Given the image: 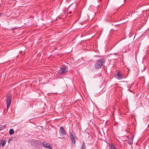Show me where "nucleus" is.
I'll return each mask as SVG.
<instances>
[{
  "label": "nucleus",
  "mask_w": 149,
  "mask_h": 149,
  "mask_svg": "<svg viewBox=\"0 0 149 149\" xmlns=\"http://www.w3.org/2000/svg\"><path fill=\"white\" fill-rule=\"evenodd\" d=\"M105 62V59H104L98 60L95 63V67L96 69H98L101 68Z\"/></svg>",
  "instance_id": "obj_1"
},
{
  "label": "nucleus",
  "mask_w": 149,
  "mask_h": 149,
  "mask_svg": "<svg viewBox=\"0 0 149 149\" xmlns=\"http://www.w3.org/2000/svg\"><path fill=\"white\" fill-rule=\"evenodd\" d=\"M12 99V96L11 94H9L6 96V103L7 109H8L10 105L11 100Z\"/></svg>",
  "instance_id": "obj_2"
},
{
  "label": "nucleus",
  "mask_w": 149,
  "mask_h": 149,
  "mask_svg": "<svg viewBox=\"0 0 149 149\" xmlns=\"http://www.w3.org/2000/svg\"><path fill=\"white\" fill-rule=\"evenodd\" d=\"M68 71V68L65 66H63L60 69L59 72L61 74L65 75Z\"/></svg>",
  "instance_id": "obj_3"
},
{
  "label": "nucleus",
  "mask_w": 149,
  "mask_h": 149,
  "mask_svg": "<svg viewBox=\"0 0 149 149\" xmlns=\"http://www.w3.org/2000/svg\"><path fill=\"white\" fill-rule=\"evenodd\" d=\"M59 132L61 136H64L66 134L65 129L62 126L60 127Z\"/></svg>",
  "instance_id": "obj_4"
},
{
  "label": "nucleus",
  "mask_w": 149,
  "mask_h": 149,
  "mask_svg": "<svg viewBox=\"0 0 149 149\" xmlns=\"http://www.w3.org/2000/svg\"><path fill=\"white\" fill-rule=\"evenodd\" d=\"M42 145L44 146L46 148H48L49 149H52V147L51 145L48 143L45 142H42Z\"/></svg>",
  "instance_id": "obj_5"
},
{
  "label": "nucleus",
  "mask_w": 149,
  "mask_h": 149,
  "mask_svg": "<svg viewBox=\"0 0 149 149\" xmlns=\"http://www.w3.org/2000/svg\"><path fill=\"white\" fill-rule=\"evenodd\" d=\"M123 77L122 74L119 72H117L116 75V77L117 79L118 80H120L123 79Z\"/></svg>",
  "instance_id": "obj_6"
},
{
  "label": "nucleus",
  "mask_w": 149,
  "mask_h": 149,
  "mask_svg": "<svg viewBox=\"0 0 149 149\" xmlns=\"http://www.w3.org/2000/svg\"><path fill=\"white\" fill-rule=\"evenodd\" d=\"M70 138L71 139V141L74 144H75L76 143L75 137L74 136L73 134L72 133H70Z\"/></svg>",
  "instance_id": "obj_7"
},
{
  "label": "nucleus",
  "mask_w": 149,
  "mask_h": 149,
  "mask_svg": "<svg viewBox=\"0 0 149 149\" xmlns=\"http://www.w3.org/2000/svg\"><path fill=\"white\" fill-rule=\"evenodd\" d=\"M134 136H131L127 140L128 143L130 145H132L133 143Z\"/></svg>",
  "instance_id": "obj_8"
},
{
  "label": "nucleus",
  "mask_w": 149,
  "mask_h": 149,
  "mask_svg": "<svg viewBox=\"0 0 149 149\" xmlns=\"http://www.w3.org/2000/svg\"><path fill=\"white\" fill-rule=\"evenodd\" d=\"M109 149H117L115 146L112 144H109Z\"/></svg>",
  "instance_id": "obj_9"
},
{
  "label": "nucleus",
  "mask_w": 149,
  "mask_h": 149,
  "mask_svg": "<svg viewBox=\"0 0 149 149\" xmlns=\"http://www.w3.org/2000/svg\"><path fill=\"white\" fill-rule=\"evenodd\" d=\"M86 147L85 145V144L84 142H83L82 143V145L81 147V149H86Z\"/></svg>",
  "instance_id": "obj_10"
},
{
  "label": "nucleus",
  "mask_w": 149,
  "mask_h": 149,
  "mask_svg": "<svg viewBox=\"0 0 149 149\" xmlns=\"http://www.w3.org/2000/svg\"><path fill=\"white\" fill-rule=\"evenodd\" d=\"M14 133V130L12 129H10L9 131V133L10 135L13 134Z\"/></svg>",
  "instance_id": "obj_11"
},
{
  "label": "nucleus",
  "mask_w": 149,
  "mask_h": 149,
  "mask_svg": "<svg viewBox=\"0 0 149 149\" xmlns=\"http://www.w3.org/2000/svg\"><path fill=\"white\" fill-rule=\"evenodd\" d=\"M6 143V142H2V143H0V145H1V146H2V147H3L5 145V144Z\"/></svg>",
  "instance_id": "obj_12"
},
{
  "label": "nucleus",
  "mask_w": 149,
  "mask_h": 149,
  "mask_svg": "<svg viewBox=\"0 0 149 149\" xmlns=\"http://www.w3.org/2000/svg\"><path fill=\"white\" fill-rule=\"evenodd\" d=\"M68 13L69 14H71L72 13V12H69Z\"/></svg>",
  "instance_id": "obj_13"
},
{
  "label": "nucleus",
  "mask_w": 149,
  "mask_h": 149,
  "mask_svg": "<svg viewBox=\"0 0 149 149\" xmlns=\"http://www.w3.org/2000/svg\"><path fill=\"white\" fill-rule=\"evenodd\" d=\"M114 54L115 55H116V54H116V53H114Z\"/></svg>",
  "instance_id": "obj_14"
},
{
  "label": "nucleus",
  "mask_w": 149,
  "mask_h": 149,
  "mask_svg": "<svg viewBox=\"0 0 149 149\" xmlns=\"http://www.w3.org/2000/svg\"><path fill=\"white\" fill-rule=\"evenodd\" d=\"M1 130H2V129H0V131Z\"/></svg>",
  "instance_id": "obj_15"
},
{
  "label": "nucleus",
  "mask_w": 149,
  "mask_h": 149,
  "mask_svg": "<svg viewBox=\"0 0 149 149\" xmlns=\"http://www.w3.org/2000/svg\"><path fill=\"white\" fill-rule=\"evenodd\" d=\"M126 0H124V1H125Z\"/></svg>",
  "instance_id": "obj_16"
}]
</instances>
